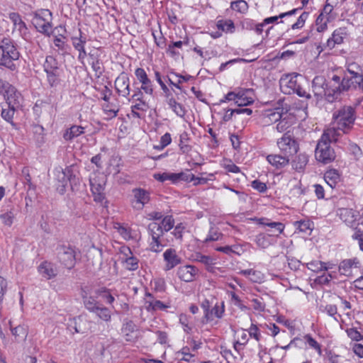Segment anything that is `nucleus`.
<instances>
[{
    "mask_svg": "<svg viewBox=\"0 0 363 363\" xmlns=\"http://www.w3.org/2000/svg\"><path fill=\"white\" fill-rule=\"evenodd\" d=\"M125 264L127 269L133 271L138 268V260L136 257L131 256L126 258Z\"/></svg>",
    "mask_w": 363,
    "mask_h": 363,
    "instance_id": "57",
    "label": "nucleus"
},
{
    "mask_svg": "<svg viewBox=\"0 0 363 363\" xmlns=\"http://www.w3.org/2000/svg\"><path fill=\"white\" fill-rule=\"evenodd\" d=\"M333 9V8L331 5L326 4L318 16L315 21L316 30L318 32H324L327 29L328 23L330 21V14Z\"/></svg>",
    "mask_w": 363,
    "mask_h": 363,
    "instance_id": "18",
    "label": "nucleus"
},
{
    "mask_svg": "<svg viewBox=\"0 0 363 363\" xmlns=\"http://www.w3.org/2000/svg\"><path fill=\"white\" fill-rule=\"evenodd\" d=\"M255 242L258 247L265 249L274 244L272 235L259 233L255 236Z\"/></svg>",
    "mask_w": 363,
    "mask_h": 363,
    "instance_id": "31",
    "label": "nucleus"
},
{
    "mask_svg": "<svg viewBox=\"0 0 363 363\" xmlns=\"http://www.w3.org/2000/svg\"><path fill=\"white\" fill-rule=\"evenodd\" d=\"M0 93L4 96L8 106H19L22 101L21 94L15 86L0 79Z\"/></svg>",
    "mask_w": 363,
    "mask_h": 363,
    "instance_id": "7",
    "label": "nucleus"
},
{
    "mask_svg": "<svg viewBox=\"0 0 363 363\" xmlns=\"http://www.w3.org/2000/svg\"><path fill=\"white\" fill-rule=\"evenodd\" d=\"M251 186L260 193H264L267 191V187L265 183L256 179L252 182Z\"/></svg>",
    "mask_w": 363,
    "mask_h": 363,
    "instance_id": "61",
    "label": "nucleus"
},
{
    "mask_svg": "<svg viewBox=\"0 0 363 363\" xmlns=\"http://www.w3.org/2000/svg\"><path fill=\"white\" fill-rule=\"evenodd\" d=\"M84 128L80 125H72L63 135L65 140L70 141L84 133Z\"/></svg>",
    "mask_w": 363,
    "mask_h": 363,
    "instance_id": "32",
    "label": "nucleus"
},
{
    "mask_svg": "<svg viewBox=\"0 0 363 363\" xmlns=\"http://www.w3.org/2000/svg\"><path fill=\"white\" fill-rule=\"evenodd\" d=\"M308 162V155L305 153H301L292 161V167L295 170L301 172L306 167Z\"/></svg>",
    "mask_w": 363,
    "mask_h": 363,
    "instance_id": "37",
    "label": "nucleus"
},
{
    "mask_svg": "<svg viewBox=\"0 0 363 363\" xmlns=\"http://www.w3.org/2000/svg\"><path fill=\"white\" fill-rule=\"evenodd\" d=\"M169 108L179 117L183 118L186 115V109L184 106L178 103L173 96L166 99Z\"/></svg>",
    "mask_w": 363,
    "mask_h": 363,
    "instance_id": "30",
    "label": "nucleus"
},
{
    "mask_svg": "<svg viewBox=\"0 0 363 363\" xmlns=\"http://www.w3.org/2000/svg\"><path fill=\"white\" fill-rule=\"evenodd\" d=\"M115 89L118 94L123 97L130 94V79L127 74L123 72L115 80Z\"/></svg>",
    "mask_w": 363,
    "mask_h": 363,
    "instance_id": "19",
    "label": "nucleus"
},
{
    "mask_svg": "<svg viewBox=\"0 0 363 363\" xmlns=\"http://www.w3.org/2000/svg\"><path fill=\"white\" fill-rule=\"evenodd\" d=\"M135 75L139 82L141 84V89L145 94L152 96L154 93V86L151 79L143 68L138 67L135 70Z\"/></svg>",
    "mask_w": 363,
    "mask_h": 363,
    "instance_id": "14",
    "label": "nucleus"
},
{
    "mask_svg": "<svg viewBox=\"0 0 363 363\" xmlns=\"http://www.w3.org/2000/svg\"><path fill=\"white\" fill-rule=\"evenodd\" d=\"M277 123L276 129L279 133L287 130L292 125L289 118L286 116H284V115Z\"/></svg>",
    "mask_w": 363,
    "mask_h": 363,
    "instance_id": "47",
    "label": "nucleus"
},
{
    "mask_svg": "<svg viewBox=\"0 0 363 363\" xmlns=\"http://www.w3.org/2000/svg\"><path fill=\"white\" fill-rule=\"evenodd\" d=\"M82 297L85 308L91 313L97 309L101 304L95 297L88 296L86 293L82 294Z\"/></svg>",
    "mask_w": 363,
    "mask_h": 363,
    "instance_id": "33",
    "label": "nucleus"
},
{
    "mask_svg": "<svg viewBox=\"0 0 363 363\" xmlns=\"http://www.w3.org/2000/svg\"><path fill=\"white\" fill-rule=\"evenodd\" d=\"M221 236V233L218 232V230H217L214 228H211L208 234L204 241L206 242L211 241H216L218 240Z\"/></svg>",
    "mask_w": 363,
    "mask_h": 363,
    "instance_id": "58",
    "label": "nucleus"
},
{
    "mask_svg": "<svg viewBox=\"0 0 363 363\" xmlns=\"http://www.w3.org/2000/svg\"><path fill=\"white\" fill-rule=\"evenodd\" d=\"M225 306L224 301L216 302V304L209 311L208 315H206L205 319H201L203 324H207L213 322L214 318L221 319L225 314Z\"/></svg>",
    "mask_w": 363,
    "mask_h": 363,
    "instance_id": "20",
    "label": "nucleus"
},
{
    "mask_svg": "<svg viewBox=\"0 0 363 363\" xmlns=\"http://www.w3.org/2000/svg\"><path fill=\"white\" fill-rule=\"evenodd\" d=\"M315 156L318 162L328 164L333 161L335 154L330 143L320 139L315 148Z\"/></svg>",
    "mask_w": 363,
    "mask_h": 363,
    "instance_id": "10",
    "label": "nucleus"
},
{
    "mask_svg": "<svg viewBox=\"0 0 363 363\" xmlns=\"http://www.w3.org/2000/svg\"><path fill=\"white\" fill-rule=\"evenodd\" d=\"M230 8L241 13H245L248 10V5L244 0H237L231 2Z\"/></svg>",
    "mask_w": 363,
    "mask_h": 363,
    "instance_id": "48",
    "label": "nucleus"
},
{
    "mask_svg": "<svg viewBox=\"0 0 363 363\" xmlns=\"http://www.w3.org/2000/svg\"><path fill=\"white\" fill-rule=\"evenodd\" d=\"M20 53L15 43L9 38L0 40V66H4L11 71L16 69L14 61L18 60Z\"/></svg>",
    "mask_w": 363,
    "mask_h": 363,
    "instance_id": "1",
    "label": "nucleus"
},
{
    "mask_svg": "<svg viewBox=\"0 0 363 363\" xmlns=\"http://www.w3.org/2000/svg\"><path fill=\"white\" fill-rule=\"evenodd\" d=\"M14 214L11 211H6L0 215V218L6 225L11 226L13 223Z\"/></svg>",
    "mask_w": 363,
    "mask_h": 363,
    "instance_id": "59",
    "label": "nucleus"
},
{
    "mask_svg": "<svg viewBox=\"0 0 363 363\" xmlns=\"http://www.w3.org/2000/svg\"><path fill=\"white\" fill-rule=\"evenodd\" d=\"M168 306L159 300H146L145 308L147 311L164 310Z\"/></svg>",
    "mask_w": 363,
    "mask_h": 363,
    "instance_id": "43",
    "label": "nucleus"
},
{
    "mask_svg": "<svg viewBox=\"0 0 363 363\" xmlns=\"http://www.w3.org/2000/svg\"><path fill=\"white\" fill-rule=\"evenodd\" d=\"M199 269L193 265L187 264L178 268L177 274L183 281L191 282L196 279L198 276Z\"/></svg>",
    "mask_w": 363,
    "mask_h": 363,
    "instance_id": "17",
    "label": "nucleus"
},
{
    "mask_svg": "<svg viewBox=\"0 0 363 363\" xmlns=\"http://www.w3.org/2000/svg\"><path fill=\"white\" fill-rule=\"evenodd\" d=\"M90 186L92 194H94V201L96 202H102L105 199L104 185L99 183L96 179H90Z\"/></svg>",
    "mask_w": 363,
    "mask_h": 363,
    "instance_id": "28",
    "label": "nucleus"
},
{
    "mask_svg": "<svg viewBox=\"0 0 363 363\" xmlns=\"http://www.w3.org/2000/svg\"><path fill=\"white\" fill-rule=\"evenodd\" d=\"M38 271L46 279H51L57 275V269L54 264L48 261L40 263L38 267Z\"/></svg>",
    "mask_w": 363,
    "mask_h": 363,
    "instance_id": "24",
    "label": "nucleus"
},
{
    "mask_svg": "<svg viewBox=\"0 0 363 363\" xmlns=\"http://www.w3.org/2000/svg\"><path fill=\"white\" fill-rule=\"evenodd\" d=\"M252 94L251 89H240L237 91L238 96L236 104L238 106H248L254 102V99L250 96Z\"/></svg>",
    "mask_w": 363,
    "mask_h": 363,
    "instance_id": "25",
    "label": "nucleus"
},
{
    "mask_svg": "<svg viewBox=\"0 0 363 363\" xmlns=\"http://www.w3.org/2000/svg\"><path fill=\"white\" fill-rule=\"evenodd\" d=\"M57 255L59 262L65 267L71 269L76 263V252L74 248L69 245H60L57 247Z\"/></svg>",
    "mask_w": 363,
    "mask_h": 363,
    "instance_id": "8",
    "label": "nucleus"
},
{
    "mask_svg": "<svg viewBox=\"0 0 363 363\" xmlns=\"http://www.w3.org/2000/svg\"><path fill=\"white\" fill-rule=\"evenodd\" d=\"M9 17L11 22L13 23L15 28L21 32L23 30H26V23L23 21L21 16L18 13L12 12L9 13Z\"/></svg>",
    "mask_w": 363,
    "mask_h": 363,
    "instance_id": "42",
    "label": "nucleus"
},
{
    "mask_svg": "<svg viewBox=\"0 0 363 363\" xmlns=\"http://www.w3.org/2000/svg\"><path fill=\"white\" fill-rule=\"evenodd\" d=\"M216 27L218 30L226 33H233L235 30V24L230 19H220L216 22Z\"/></svg>",
    "mask_w": 363,
    "mask_h": 363,
    "instance_id": "35",
    "label": "nucleus"
},
{
    "mask_svg": "<svg viewBox=\"0 0 363 363\" xmlns=\"http://www.w3.org/2000/svg\"><path fill=\"white\" fill-rule=\"evenodd\" d=\"M350 83L347 79H341L339 76L334 74L326 82L325 99L330 103L337 100L343 91L350 89Z\"/></svg>",
    "mask_w": 363,
    "mask_h": 363,
    "instance_id": "3",
    "label": "nucleus"
},
{
    "mask_svg": "<svg viewBox=\"0 0 363 363\" xmlns=\"http://www.w3.org/2000/svg\"><path fill=\"white\" fill-rule=\"evenodd\" d=\"M324 179L331 189H334L340 181V175L337 170L330 169L325 173Z\"/></svg>",
    "mask_w": 363,
    "mask_h": 363,
    "instance_id": "34",
    "label": "nucleus"
},
{
    "mask_svg": "<svg viewBox=\"0 0 363 363\" xmlns=\"http://www.w3.org/2000/svg\"><path fill=\"white\" fill-rule=\"evenodd\" d=\"M333 120L334 125L342 130L343 133H347L354 125L355 110L350 106H343L333 112Z\"/></svg>",
    "mask_w": 363,
    "mask_h": 363,
    "instance_id": "2",
    "label": "nucleus"
},
{
    "mask_svg": "<svg viewBox=\"0 0 363 363\" xmlns=\"http://www.w3.org/2000/svg\"><path fill=\"white\" fill-rule=\"evenodd\" d=\"M18 106H8L7 108H2L1 117L7 122L14 125L13 118L16 109Z\"/></svg>",
    "mask_w": 363,
    "mask_h": 363,
    "instance_id": "46",
    "label": "nucleus"
},
{
    "mask_svg": "<svg viewBox=\"0 0 363 363\" xmlns=\"http://www.w3.org/2000/svg\"><path fill=\"white\" fill-rule=\"evenodd\" d=\"M43 69L45 72H58L59 67L57 60L51 55L47 56L43 63Z\"/></svg>",
    "mask_w": 363,
    "mask_h": 363,
    "instance_id": "41",
    "label": "nucleus"
},
{
    "mask_svg": "<svg viewBox=\"0 0 363 363\" xmlns=\"http://www.w3.org/2000/svg\"><path fill=\"white\" fill-rule=\"evenodd\" d=\"M306 267L316 273L320 272L322 271H327L328 269L331 268L330 263L323 262L318 260H314L306 264Z\"/></svg>",
    "mask_w": 363,
    "mask_h": 363,
    "instance_id": "36",
    "label": "nucleus"
},
{
    "mask_svg": "<svg viewBox=\"0 0 363 363\" xmlns=\"http://www.w3.org/2000/svg\"><path fill=\"white\" fill-rule=\"evenodd\" d=\"M82 34V31L79 30V37H72V45L77 51L84 48L85 44L86 43V38L83 37Z\"/></svg>",
    "mask_w": 363,
    "mask_h": 363,
    "instance_id": "49",
    "label": "nucleus"
},
{
    "mask_svg": "<svg viewBox=\"0 0 363 363\" xmlns=\"http://www.w3.org/2000/svg\"><path fill=\"white\" fill-rule=\"evenodd\" d=\"M326 80L323 76H316L312 82L313 91L315 96H325Z\"/></svg>",
    "mask_w": 363,
    "mask_h": 363,
    "instance_id": "26",
    "label": "nucleus"
},
{
    "mask_svg": "<svg viewBox=\"0 0 363 363\" xmlns=\"http://www.w3.org/2000/svg\"><path fill=\"white\" fill-rule=\"evenodd\" d=\"M352 67H356V69H359V66H357L355 64H350L348 65V67L347 69V72L350 74V77H343L342 79H346L349 81V82H353L354 80L358 79L360 77V75L362 74L358 71L356 70H352Z\"/></svg>",
    "mask_w": 363,
    "mask_h": 363,
    "instance_id": "52",
    "label": "nucleus"
},
{
    "mask_svg": "<svg viewBox=\"0 0 363 363\" xmlns=\"http://www.w3.org/2000/svg\"><path fill=\"white\" fill-rule=\"evenodd\" d=\"M47 80L51 87H56L60 82L59 71L46 72Z\"/></svg>",
    "mask_w": 363,
    "mask_h": 363,
    "instance_id": "50",
    "label": "nucleus"
},
{
    "mask_svg": "<svg viewBox=\"0 0 363 363\" xmlns=\"http://www.w3.org/2000/svg\"><path fill=\"white\" fill-rule=\"evenodd\" d=\"M304 339L310 347L315 349L318 352V353L320 355H321V353H322L321 347H320V344L315 339H313L311 337V335H306L304 336Z\"/></svg>",
    "mask_w": 363,
    "mask_h": 363,
    "instance_id": "55",
    "label": "nucleus"
},
{
    "mask_svg": "<svg viewBox=\"0 0 363 363\" xmlns=\"http://www.w3.org/2000/svg\"><path fill=\"white\" fill-rule=\"evenodd\" d=\"M52 14L48 9H39L33 13L32 23L38 32L50 35L52 33Z\"/></svg>",
    "mask_w": 363,
    "mask_h": 363,
    "instance_id": "5",
    "label": "nucleus"
},
{
    "mask_svg": "<svg viewBox=\"0 0 363 363\" xmlns=\"http://www.w3.org/2000/svg\"><path fill=\"white\" fill-rule=\"evenodd\" d=\"M267 162L276 169H282L289 166L290 159L285 155L271 154L267 156Z\"/></svg>",
    "mask_w": 363,
    "mask_h": 363,
    "instance_id": "21",
    "label": "nucleus"
},
{
    "mask_svg": "<svg viewBox=\"0 0 363 363\" xmlns=\"http://www.w3.org/2000/svg\"><path fill=\"white\" fill-rule=\"evenodd\" d=\"M148 233L151 236L150 247L152 252H160L167 245V240L164 238V231L161 224L152 222L148 225Z\"/></svg>",
    "mask_w": 363,
    "mask_h": 363,
    "instance_id": "6",
    "label": "nucleus"
},
{
    "mask_svg": "<svg viewBox=\"0 0 363 363\" xmlns=\"http://www.w3.org/2000/svg\"><path fill=\"white\" fill-rule=\"evenodd\" d=\"M298 78L302 79L300 74H286L280 79V88L285 94H296L300 97L310 99L311 95L301 85Z\"/></svg>",
    "mask_w": 363,
    "mask_h": 363,
    "instance_id": "4",
    "label": "nucleus"
},
{
    "mask_svg": "<svg viewBox=\"0 0 363 363\" xmlns=\"http://www.w3.org/2000/svg\"><path fill=\"white\" fill-rule=\"evenodd\" d=\"M22 174L24 177V184H27L28 186V189H35V186L33 184L32 182H31V177H30V175L29 174V170L28 168L26 167H24L23 169H22Z\"/></svg>",
    "mask_w": 363,
    "mask_h": 363,
    "instance_id": "62",
    "label": "nucleus"
},
{
    "mask_svg": "<svg viewBox=\"0 0 363 363\" xmlns=\"http://www.w3.org/2000/svg\"><path fill=\"white\" fill-rule=\"evenodd\" d=\"M132 194L131 205L135 210H142L150 200V194L146 189L135 188L132 190Z\"/></svg>",
    "mask_w": 363,
    "mask_h": 363,
    "instance_id": "11",
    "label": "nucleus"
},
{
    "mask_svg": "<svg viewBox=\"0 0 363 363\" xmlns=\"http://www.w3.org/2000/svg\"><path fill=\"white\" fill-rule=\"evenodd\" d=\"M252 307L254 310L262 312L265 309V303L263 302L262 298H253L252 301Z\"/></svg>",
    "mask_w": 363,
    "mask_h": 363,
    "instance_id": "63",
    "label": "nucleus"
},
{
    "mask_svg": "<svg viewBox=\"0 0 363 363\" xmlns=\"http://www.w3.org/2000/svg\"><path fill=\"white\" fill-rule=\"evenodd\" d=\"M347 36L346 28H339L335 29L332 36L327 40V47L329 49H333L336 45H340L344 42L345 38Z\"/></svg>",
    "mask_w": 363,
    "mask_h": 363,
    "instance_id": "22",
    "label": "nucleus"
},
{
    "mask_svg": "<svg viewBox=\"0 0 363 363\" xmlns=\"http://www.w3.org/2000/svg\"><path fill=\"white\" fill-rule=\"evenodd\" d=\"M154 178L161 182L169 180L172 184L177 183L176 173L163 172L154 174Z\"/></svg>",
    "mask_w": 363,
    "mask_h": 363,
    "instance_id": "44",
    "label": "nucleus"
},
{
    "mask_svg": "<svg viewBox=\"0 0 363 363\" xmlns=\"http://www.w3.org/2000/svg\"><path fill=\"white\" fill-rule=\"evenodd\" d=\"M294 225L300 232L310 234L313 228V223L308 219L295 221Z\"/></svg>",
    "mask_w": 363,
    "mask_h": 363,
    "instance_id": "39",
    "label": "nucleus"
},
{
    "mask_svg": "<svg viewBox=\"0 0 363 363\" xmlns=\"http://www.w3.org/2000/svg\"><path fill=\"white\" fill-rule=\"evenodd\" d=\"M162 228L164 232H168L174 226V219L172 216H164L161 223Z\"/></svg>",
    "mask_w": 363,
    "mask_h": 363,
    "instance_id": "51",
    "label": "nucleus"
},
{
    "mask_svg": "<svg viewBox=\"0 0 363 363\" xmlns=\"http://www.w3.org/2000/svg\"><path fill=\"white\" fill-rule=\"evenodd\" d=\"M184 229V225H183V223H180L174 227V229L172 233L177 239L182 240Z\"/></svg>",
    "mask_w": 363,
    "mask_h": 363,
    "instance_id": "64",
    "label": "nucleus"
},
{
    "mask_svg": "<svg viewBox=\"0 0 363 363\" xmlns=\"http://www.w3.org/2000/svg\"><path fill=\"white\" fill-rule=\"evenodd\" d=\"M320 310L322 312L326 313L336 321H338L337 317H341L340 315L337 314V307L336 305L328 304L325 306H320Z\"/></svg>",
    "mask_w": 363,
    "mask_h": 363,
    "instance_id": "45",
    "label": "nucleus"
},
{
    "mask_svg": "<svg viewBox=\"0 0 363 363\" xmlns=\"http://www.w3.org/2000/svg\"><path fill=\"white\" fill-rule=\"evenodd\" d=\"M337 214L347 225L352 228H357L359 217V213L357 211L352 208H340L337 210Z\"/></svg>",
    "mask_w": 363,
    "mask_h": 363,
    "instance_id": "13",
    "label": "nucleus"
},
{
    "mask_svg": "<svg viewBox=\"0 0 363 363\" xmlns=\"http://www.w3.org/2000/svg\"><path fill=\"white\" fill-rule=\"evenodd\" d=\"M308 16H309L308 12H306V11L303 12L298 18L296 22L291 26V29L296 30V29H300V28H303L306 23V21L308 18Z\"/></svg>",
    "mask_w": 363,
    "mask_h": 363,
    "instance_id": "53",
    "label": "nucleus"
},
{
    "mask_svg": "<svg viewBox=\"0 0 363 363\" xmlns=\"http://www.w3.org/2000/svg\"><path fill=\"white\" fill-rule=\"evenodd\" d=\"M84 323V321L81 316L69 318L67 323V329L72 333H85V328L82 327Z\"/></svg>",
    "mask_w": 363,
    "mask_h": 363,
    "instance_id": "27",
    "label": "nucleus"
},
{
    "mask_svg": "<svg viewBox=\"0 0 363 363\" xmlns=\"http://www.w3.org/2000/svg\"><path fill=\"white\" fill-rule=\"evenodd\" d=\"M277 143L281 152L289 157L296 154L299 149L298 142L289 133H284Z\"/></svg>",
    "mask_w": 363,
    "mask_h": 363,
    "instance_id": "9",
    "label": "nucleus"
},
{
    "mask_svg": "<svg viewBox=\"0 0 363 363\" xmlns=\"http://www.w3.org/2000/svg\"><path fill=\"white\" fill-rule=\"evenodd\" d=\"M340 131H342V130H339L336 125L333 128H329L323 132L320 139L328 143L332 142L335 143L340 135Z\"/></svg>",
    "mask_w": 363,
    "mask_h": 363,
    "instance_id": "29",
    "label": "nucleus"
},
{
    "mask_svg": "<svg viewBox=\"0 0 363 363\" xmlns=\"http://www.w3.org/2000/svg\"><path fill=\"white\" fill-rule=\"evenodd\" d=\"M177 175V183L179 181L184 182H193L195 179V176L192 173L190 172L189 170H187L184 172L176 173Z\"/></svg>",
    "mask_w": 363,
    "mask_h": 363,
    "instance_id": "54",
    "label": "nucleus"
},
{
    "mask_svg": "<svg viewBox=\"0 0 363 363\" xmlns=\"http://www.w3.org/2000/svg\"><path fill=\"white\" fill-rule=\"evenodd\" d=\"M284 101L279 99L276 102V106L273 111H266L264 113V121L266 123H277L284 114Z\"/></svg>",
    "mask_w": 363,
    "mask_h": 363,
    "instance_id": "15",
    "label": "nucleus"
},
{
    "mask_svg": "<svg viewBox=\"0 0 363 363\" xmlns=\"http://www.w3.org/2000/svg\"><path fill=\"white\" fill-rule=\"evenodd\" d=\"M164 265L163 269L165 272L169 271L182 262V259L173 248L167 249L163 253Z\"/></svg>",
    "mask_w": 363,
    "mask_h": 363,
    "instance_id": "16",
    "label": "nucleus"
},
{
    "mask_svg": "<svg viewBox=\"0 0 363 363\" xmlns=\"http://www.w3.org/2000/svg\"><path fill=\"white\" fill-rule=\"evenodd\" d=\"M92 313H95L99 318L105 322H110L111 320V311L101 303Z\"/></svg>",
    "mask_w": 363,
    "mask_h": 363,
    "instance_id": "40",
    "label": "nucleus"
},
{
    "mask_svg": "<svg viewBox=\"0 0 363 363\" xmlns=\"http://www.w3.org/2000/svg\"><path fill=\"white\" fill-rule=\"evenodd\" d=\"M346 332L348 337L353 340L359 341L363 338V335H362L361 333L356 328H349L346 330Z\"/></svg>",
    "mask_w": 363,
    "mask_h": 363,
    "instance_id": "60",
    "label": "nucleus"
},
{
    "mask_svg": "<svg viewBox=\"0 0 363 363\" xmlns=\"http://www.w3.org/2000/svg\"><path fill=\"white\" fill-rule=\"evenodd\" d=\"M88 56L89 64L91 65L93 70L99 75L102 74L103 68L101 67V62L99 60V55L89 52Z\"/></svg>",
    "mask_w": 363,
    "mask_h": 363,
    "instance_id": "38",
    "label": "nucleus"
},
{
    "mask_svg": "<svg viewBox=\"0 0 363 363\" xmlns=\"http://www.w3.org/2000/svg\"><path fill=\"white\" fill-rule=\"evenodd\" d=\"M196 260L207 266L208 270H209V267H211V266L214 264V259L211 257L201 254L196 255Z\"/></svg>",
    "mask_w": 363,
    "mask_h": 363,
    "instance_id": "56",
    "label": "nucleus"
},
{
    "mask_svg": "<svg viewBox=\"0 0 363 363\" xmlns=\"http://www.w3.org/2000/svg\"><path fill=\"white\" fill-rule=\"evenodd\" d=\"M359 260L357 257L343 259L339 264V272L340 274L350 277L352 275V269L359 267Z\"/></svg>",
    "mask_w": 363,
    "mask_h": 363,
    "instance_id": "23",
    "label": "nucleus"
},
{
    "mask_svg": "<svg viewBox=\"0 0 363 363\" xmlns=\"http://www.w3.org/2000/svg\"><path fill=\"white\" fill-rule=\"evenodd\" d=\"M72 171L69 168H66L65 170L57 171L56 174V189L60 194H64L68 186V183L71 182L74 179Z\"/></svg>",
    "mask_w": 363,
    "mask_h": 363,
    "instance_id": "12",
    "label": "nucleus"
}]
</instances>
